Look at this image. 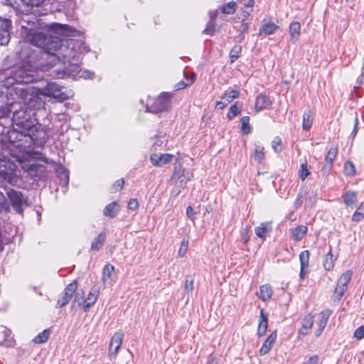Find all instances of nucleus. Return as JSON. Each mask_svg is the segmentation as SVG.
Returning a JSON list of instances; mask_svg holds the SVG:
<instances>
[{
  "label": "nucleus",
  "instance_id": "1",
  "mask_svg": "<svg viewBox=\"0 0 364 364\" xmlns=\"http://www.w3.org/2000/svg\"><path fill=\"white\" fill-rule=\"evenodd\" d=\"M36 28L26 36L31 45L43 49L50 66L62 61L63 64L70 62L75 57V41L73 39H61L59 37L45 34Z\"/></svg>",
  "mask_w": 364,
  "mask_h": 364
},
{
  "label": "nucleus",
  "instance_id": "2",
  "mask_svg": "<svg viewBox=\"0 0 364 364\" xmlns=\"http://www.w3.org/2000/svg\"><path fill=\"white\" fill-rule=\"evenodd\" d=\"M12 122L14 125L28 131L37 122L34 110L28 107L19 106V109H14L13 112Z\"/></svg>",
  "mask_w": 364,
  "mask_h": 364
},
{
  "label": "nucleus",
  "instance_id": "3",
  "mask_svg": "<svg viewBox=\"0 0 364 364\" xmlns=\"http://www.w3.org/2000/svg\"><path fill=\"white\" fill-rule=\"evenodd\" d=\"M16 168L17 166L14 162L5 158H0V183L15 186L18 182Z\"/></svg>",
  "mask_w": 364,
  "mask_h": 364
},
{
  "label": "nucleus",
  "instance_id": "4",
  "mask_svg": "<svg viewBox=\"0 0 364 364\" xmlns=\"http://www.w3.org/2000/svg\"><path fill=\"white\" fill-rule=\"evenodd\" d=\"M14 78L18 83H31L36 80V68L28 63H23L14 71Z\"/></svg>",
  "mask_w": 364,
  "mask_h": 364
},
{
  "label": "nucleus",
  "instance_id": "5",
  "mask_svg": "<svg viewBox=\"0 0 364 364\" xmlns=\"http://www.w3.org/2000/svg\"><path fill=\"white\" fill-rule=\"evenodd\" d=\"M48 127L43 125L38 122L34 124L32 128L29 129L31 138H33V145L37 147H42L48 139Z\"/></svg>",
  "mask_w": 364,
  "mask_h": 364
},
{
  "label": "nucleus",
  "instance_id": "6",
  "mask_svg": "<svg viewBox=\"0 0 364 364\" xmlns=\"http://www.w3.org/2000/svg\"><path fill=\"white\" fill-rule=\"evenodd\" d=\"M45 0H6L18 14H31L34 7L41 6Z\"/></svg>",
  "mask_w": 364,
  "mask_h": 364
},
{
  "label": "nucleus",
  "instance_id": "7",
  "mask_svg": "<svg viewBox=\"0 0 364 364\" xmlns=\"http://www.w3.org/2000/svg\"><path fill=\"white\" fill-rule=\"evenodd\" d=\"M23 16L18 20V25L22 29V33L26 36L32 33L36 28H40L39 20L36 16H30L31 14H21Z\"/></svg>",
  "mask_w": 364,
  "mask_h": 364
},
{
  "label": "nucleus",
  "instance_id": "8",
  "mask_svg": "<svg viewBox=\"0 0 364 364\" xmlns=\"http://www.w3.org/2000/svg\"><path fill=\"white\" fill-rule=\"evenodd\" d=\"M170 97L169 93H162L151 106L146 105L147 112L158 114L166 111L170 106Z\"/></svg>",
  "mask_w": 364,
  "mask_h": 364
},
{
  "label": "nucleus",
  "instance_id": "9",
  "mask_svg": "<svg viewBox=\"0 0 364 364\" xmlns=\"http://www.w3.org/2000/svg\"><path fill=\"white\" fill-rule=\"evenodd\" d=\"M77 289V282L73 281L70 283L64 289V291L62 294L58 297L55 307L56 308H62L67 305L72 297L73 296L75 291Z\"/></svg>",
  "mask_w": 364,
  "mask_h": 364
},
{
  "label": "nucleus",
  "instance_id": "10",
  "mask_svg": "<svg viewBox=\"0 0 364 364\" xmlns=\"http://www.w3.org/2000/svg\"><path fill=\"white\" fill-rule=\"evenodd\" d=\"M6 193L16 213L22 214V205L24 203V199L21 193L16 191L14 189H9Z\"/></svg>",
  "mask_w": 364,
  "mask_h": 364
},
{
  "label": "nucleus",
  "instance_id": "11",
  "mask_svg": "<svg viewBox=\"0 0 364 364\" xmlns=\"http://www.w3.org/2000/svg\"><path fill=\"white\" fill-rule=\"evenodd\" d=\"M351 276L352 274L350 272H346L341 276L334 291L335 296H337L338 299L342 297L344 292L346 291Z\"/></svg>",
  "mask_w": 364,
  "mask_h": 364
},
{
  "label": "nucleus",
  "instance_id": "12",
  "mask_svg": "<svg viewBox=\"0 0 364 364\" xmlns=\"http://www.w3.org/2000/svg\"><path fill=\"white\" fill-rule=\"evenodd\" d=\"M123 338L124 333L122 331H119L113 335L109 346L108 355L109 357L117 355L122 346Z\"/></svg>",
  "mask_w": 364,
  "mask_h": 364
},
{
  "label": "nucleus",
  "instance_id": "13",
  "mask_svg": "<svg viewBox=\"0 0 364 364\" xmlns=\"http://www.w3.org/2000/svg\"><path fill=\"white\" fill-rule=\"evenodd\" d=\"M11 21L0 18V46L7 45L10 41Z\"/></svg>",
  "mask_w": 364,
  "mask_h": 364
},
{
  "label": "nucleus",
  "instance_id": "14",
  "mask_svg": "<svg viewBox=\"0 0 364 364\" xmlns=\"http://www.w3.org/2000/svg\"><path fill=\"white\" fill-rule=\"evenodd\" d=\"M33 138H31L28 131L23 130L22 137L20 139L19 144L16 145V148L22 152L28 153L33 149Z\"/></svg>",
  "mask_w": 364,
  "mask_h": 364
},
{
  "label": "nucleus",
  "instance_id": "15",
  "mask_svg": "<svg viewBox=\"0 0 364 364\" xmlns=\"http://www.w3.org/2000/svg\"><path fill=\"white\" fill-rule=\"evenodd\" d=\"M60 90L61 86L57 82H49L45 87V94L59 98L63 101L67 99V97L63 93H60Z\"/></svg>",
  "mask_w": 364,
  "mask_h": 364
},
{
  "label": "nucleus",
  "instance_id": "16",
  "mask_svg": "<svg viewBox=\"0 0 364 364\" xmlns=\"http://www.w3.org/2000/svg\"><path fill=\"white\" fill-rule=\"evenodd\" d=\"M173 158V155L171 154H152L150 156L151 164L155 166H163L165 164L170 163Z\"/></svg>",
  "mask_w": 364,
  "mask_h": 364
},
{
  "label": "nucleus",
  "instance_id": "17",
  "mask_svg": "<svg viewBox=\"0 0 364 364\" xmlns=\"http://www.w3.org/2000/svg\"><path fill=\"white\" fill-rule=\"evenodd\" d=\"M272 101L265 94H260L256 99L255 109L257 112L269 109L272 106Z\"/></svg>",
  "mask_w": 364,
  "mask_h": 364
},
{
  "label": "nucleus",
  "instance_id": "18",
  "mask_svg": "<svg viewBox=\"0 0 364 364\" xmlns=\"http://www.w3.org/2000/svg\"><path fill=\"white\" fill-rule=\"evenodd\" d=\"M277 339V331H274L272 332L267 339L263 343L260 350L259 354L260 355H264L267 354L272 349L273 344L276 341Z\"/></svg>",
  "mask_w": 364,
  "mask_h": 364
},
{
  "label": "nucleus",
  "instance_id": "19",
  "mask_svg": "<svg viewBox=\"0 0 364 364\" xmlns=\"http://www.w3.org/2000/svg\"><path fill=\"white\" fill-rule=\"evenodd\" d=\"M272 230V222H263L255 229V235L260 239H265Z\"/></svg>",
  "mask_w": 364,
  "mask_h": 364
},
{
  "label": "nucleus",
  "instance_id": "20",
  "mask_svg": "<svg viewBox=\"0 0 364 364\" xmlns=\"http://www.w3.org/2000/svg\"><path fill=\"white\" fill-rule=\"evenodd\" d=\"M268 328V316L264 309L260 310L257 334L259 337L265 335Z\"/></svg>",
  "mask_w": 364,
  "mask_h": 364
},
{
  "label": "nucleus",
  "instance_id": "21",
  "mask_svg": "<svg viewBox=\"0 0 364 364\" xmlns=\"http://www.w3.org/2000/svg\"><path fill=\"white\" fill-rule=\"evenodd\" d=\"M278 29L279 26L274 23L264 20L262 21V26L259 28V35H262V33L265 36L272 35Z\"/></svg>",
  "mask_w": 364,
  "mask_h": 364
},
{
  "label": "nucleus",
  "instance_id": "22",
  "mask_svg": "<svg viewBox=\"0 0 364 364\" xmlns=\"http://www.w3.org/2000/svg\"><path fill=\"white\" fill-rule=\"evenodd\" d=\"M99 295V291L97 289H92L86 299L82 301L83 310L87 311L95 303Z\"/></svg>",
  "mask_w": 364,
  "mask_h": 364
},
{
  "label": "nucleus",
  "instance_id": "23",
  "mask_svg": "<svg viewBox=\"0 0 364 364\" xmlns=\"http://www.w3.org/2000/svg\"><path fill=\"white\" fill-rule=\"evenodd\" d=\"M119 210V205L117 202H112L105 206L103 214L107 217L114 218L117 215Z\"/></svg>",
  "mask_w": 364,
  "mask_h": 364
},
{
  "label": "nucleus",
  "instance_id": "24",
  "mask_svg": "<svg viewBox=\"0 0 364 364\" xmlns=\"http://www.w3.org/2000/svg\"><path fill=\"white\" fill-rule=\"evenodd\" d=\"M314 323V317L309 314L304 316L302 321V328L299 331L300 335H307Z\"/></svg>",
  "mask_w": 364,
  "mask_h": 364
},
{
  "label": "nucleus",
  "instance_id": "25",
  "mask_svg": "<svg viewBox=\"0 0 364 364\" xmlns=\"http://www.w3.org/2000/svg\"><path fill=\"white\" fill-rule=\"evenodd\" d=\"M114 271V267L110 264H106L102 269V279L105 284H112V277Z\"/></svg>",
  "mask_w": 364,
  "mask_h": 364
},
{
  "label": "nucleus",
  "instance_id": "26",
  "mask_svg": "<svg viewBox=\"0 0 364 364\" xmlns=\"http://www.w3.org/2000/svg\"><path fill=\"white\" fill-rule=\"evenodd\" d=\"M23 132V129L18 131L16 129H11L8 132L9 141L14 147L16 148V145L19 144L20 139L22 137Z\"/></svg>",
  "mask_w": 364,
  "mask_h": 364
},
{
  "label": "nucleus",
  "instance_id": "27",
  "mask_svg": "<svg viewBox=\"0 0 364 364\" xmlns=\"http://www.w3.org/2000/svg\"><path fill=\"white\" fill-rule=\"evenodd\" d=\"M5 97H6L4 93L0 95V99H4ZM18 105L16 103L0 105V118L8 117L13 109L14 110V109H16L15 107Z\"/></svg>",
  "mask_w": 364,
  "mask_h": 364
},
{
  "label": "nucleus",
  "instance_id": "28",
  "mask_svg": "<svg viewBox=\"0 0 364 364\" xmlns=\"http://www.w3.org/2000/svg\"><path fill=\"white\" fill-rule=\"evenodd\" d=\"M336 256L333 255L331 249L329 250L328 252L326 255L323 259V267L326 270L330 271L333 269L335 261L336 260Z\"/></svg>",
  "mask_w": 364,
  "mask_h": 364
},
{
  "label": "nucleus",
  "instance_id": "29",
  "mask_svg": "<svg viewBox=\"0 0 364 364\" xmlns=\"http://www.w3.org/2000/svg\"><path fill=\"white\" fill-rule=\"evenodd\" d=\"M301 24L297 21L291 23L289 26V33L291 36V40L296 42L300 36Z\"/></svg>",
  "mask_w": 364,
  "mask_h": 364
},
{
  "label": "nucleus",
  "instance_id": "30",
  "mask_svg": "<svg viewBox=\"0 0 364 364\" xmlns=\"http://www.w3.org/2000/svg\"><path fill=\"white\" fill-rule=\"evenodd\" d=\"M272 295V288L268 284H264L260 287L258 296L264 301L269 300Z\"/></svg>",
  "mask_w": 364,
  "mask_h": 364
},
{
  "label": "nucleus",
  "instance_id": "31",
  "mask_svg": "<svg viewBox=\"0 0 364 364\" xmlns=\"http://www.w3.org/2000/svg\"><path fill=\"white\" fill-rule=\"evenodd\" d=\"M68 28V25L60 24V23H52L48 26L49 31L55 33V34L59 35H65L66 34V31Z\"/></svg>",
  "mask_w": 364,
  "mask_h": 364
},
{
  "label": "nucleus",
  "instance_id": "32",
  "mask_svg": "<svg viewBox=\"0 0 364 364\" xmlns=\"http://www.w3.org/2000/svg\"><path fill=\"white\" fill-rule=\"evenodd\" d=\"M307 228L304 225H299L292 230V235L295 241H300L306 234Z\"/></svg>",
  "mask_w": 364,
  "mask_h": 364
},
{
  "label": "nucleus",
  "instance_id": "33",
  "mask_svg": "<svg viewBox=\"0 0 364 364\" xmlns=\"http://www.w3.org/2000/svg\"><path fill=\"white\" fill-rule=\"evenodd\" d=\"M343 201L348 206L355 205L357 201V193L351 191H347L343 196Z\"/></svg>",
  "mask_w": 364,
  "mask_h": 364
},
{
  "label": "nucleus",
  "instance_id": "34",
  "mask_svg": "<svg viewBox=\"0 0 364 364\" xmlns=\"http://www.w3.org/2000/svg\"><path fill=\"white\" fill-rule=\"evenodd\" d=\"M242 111V105L237 102L234 105H231L229 109V111L227 114V117L228 119L231 120L240 114Z\"/></svg>",
  "mask_w": 364,
  "mask_h": 364
},
{
  "label": "nucleus",
  "instance_id": "35",
  "mask_svg": "<svg viewBox=\"0 0 364 364\" xmlns=\"http://www.w3.org/2000/svg\"><path fill=\"white\" fill-rule=\"evenodd\" d=\"M106 235L103 232H101L98 235V236L94 240L92 243L91 248L92 250H99L102 248L104 242L105 241Z\"/></svg>",
  "mask_w": 364,
  "mask_h": 364
},
{
  "label": "nucleus",
  "instance_id": "36",
  "mask_svg": "<svg viewBox=\"0 0 364 364\" xmlns=\"http://www.w3.org/2000/svg\"><path fill=\"white\" fill-rule=\"evenodd\" d=\"M192 176V173L186 170H182L181 173L178 176V183L181 185V188H185L188 181Z\"/></svg>",
  "mask_w": 364,
  "mask_h": 364
},
{
  "label": "nucleus",
  "instance_id": "37",
  "mask_svg": "<svg viewBox=\"0 0 364 364\" xmlns=\"http://www.w3.org/2000/svg\"><path fill=\"white\" fill-rule=\"evenodd\" d=\"M50 335V329H45L39 333L33 340L36 343L41 344L46 342Z\"/></svg>",
  "mask_w": 364,
  "mask_h": 364
},
{
  "label": "nucleus",
  "instance_id": "38",
  "mask_svg": "<svg viewBox=\"0 0 364 364\" xmlns=\"http://www.w3.org/2000/svg\"><path fill=\"white\" fill-rule=\"evenodd\" d=\"M338 146L336 145H332L325 157V161L333 164L335 159L338 154Z\"/></svg>",
  "mask_w": 364,
  "mask_h": 364
},
{
  "label": "nucleus",
  "instance_id": "39",
  "mask_svg": "<svg viewBox=\"0 0 364 364\" xmlns=\"http://www.w3.org/2000/svg\"><path fill=\"white\" fill-rule=\"evenodd\" d=\"M241 131L243 134L247 135L251 132V127L250 125V117L244 116L240 119Z\"/></svg>",
  "mask_w": 364,
  "mask_h": 364
},
{
  "label": "nucleus",
  "instance_id": "40",
  "mask_svg": "<svg viewBox=\"0 0 364 364\" xmlns=\"http://www.w3.org/2000/svg\"><path fill=\"white\" fill-rule=\"evenodd\" d=\"M313 122V118L311 117V114L310 111L306 112L303 115V122L302 127L304 130H309Z\"/></svg>",
  "mask_w": 364,
  "mask_h": 364
},
{
  "label": "nucleus",
  "instance_id": "41",
  "mask_svg": "<svg viewBox=\"0 0 364 364\" xmlns=\"http://www.w3.org/2000/svg\"><path fill=\"white\" fill-rule=\"evenodd\" d=\"M240 90H232L228 92H225L224 95L222 97V100L227 102L228 104L230 103L232 100L236 99L239 97Z\"/></svg>",
  "mask_w": 364,
  "mask_h": 364
},
{
  "label": "nucleus",
  "instance_id": "42",
  "mask_svg": "<svg viewBox=\"0 0 364 364\" xmlns=\"http://www.w3.org/2000/svg\"><path fill=\"white\" fill-rule=\"evenodd\" d=\"M309 260V252L308 250L302 251L299 255L300 265L302 268H308Z\"/></svg>",
  "mask_w": 364,
  "mask_h": 364
},
{
  "label": "nucleus",
  "instance_id": "43",
  "mask_svg": "<svg viewBox=\"0 0 364 364\" xmlns=\"http://www.w3.org/2000/svg\"><path fill=\"white\" fill-rule=\"evenodd\" d=\"M329 314L327 311H322L318 314V326L321 328V331H323L326 326Z\"/></svg>",
  "mask_w": 364,
  "mask_h": 364
},
{
  "label": "nucleus",
  "instance_id": "44",
  "mask_svg": "<svg viewBox=\"0 0 364 364\" xmlns=\"http://www.w3.org/2000/svg\"><path fill=\"white\" fill-rule=\"evenodd\" d=\"M236 6L237 4L235 1H230L223 6L222 9V12L226 14H232L235 13L236 10Z\"/></svg>",
  "mask_w": 364,
  "mask_h": 364
},
{
  "label": "nucleus",
  "instance_id": "45",
  "mask_svg": "<svg viewBox=\"0 0 364 364\" xmlns=\"http://www.w3.org/2000/svg\"><path fill=\"white\" fill-rule=\"evenodd\" d=\"M343 171L346 176H354L355 174V169L353 164L350 161H346L344 164Z\"/></svg>",
  "mask_w": 364,
  "mask_h": 364
},
{
  "label": "nucleus",
  "instance_id": "46",
  "mask_svg": "<svg viewBox=\"0 0 364 364\" xmlns=\"http://www.w3.org/2000/svg\"><path fill=\"white\" fill-rule=\"evenodd\" d=\"M242 47L240 46H235L230 53V58L231 63L235 62L239 57L241 53Z\"/></svg>",
  "mask_w": 364,
  "mask_h": 364
},
{
  "label": "nucleus",
  "instance_id": "47",
  "mask_svg": "<svg viewBox=\"0 0 364 364\" xmlns=\"http://www.w3.org/2000/svg\"><path fill=\"white\" fill-rule=\"evenodd\" d=\"M264 158V147L256 145L255 149V159L261 163Z\"/></svg>",
  "mask_w": 364,
  "mask_h": 364
},
{
  "label": "nucleus",
  "instance_id": "48",
  "mask_svg": "<svg viewBox=\"0 0 364 364\" xmlns=\"http://www.w3.org/2000/svg\"><path fill=\"white\" fill-rule=\"evenodd\" d=\"M310 174V172L308 169L307 163L305 162L302 164L300 166L299 169V177L302 181H304Z\"/></svg>",
  "mask_w": 364,
  "mask_h": 364
},
{
  "label": "nucleus",
  "instance_id": "49",
  "mask_svg": "<svg viewBox=\"0 0 364 364\" xmlns=\"http://www.w3.org/2000/svg\"><path fill=\"white\" fill-rule=\"evenodd\" d=\"M0 196L1 197L0 198V212L8 213L10 210L9 204L1 193H0Z\"/></svg>",
  "mask_w": 364,
  "mask_h": 364
},
{
  "label": "nucleus",
  "instance_id": "50",
  "mask_svg": "<svg viewBox=\"0 0 364 364\" xmlns=\"http://www.w3.org/2000/svg\"><path fill=\"white\" fill-rule=\"evenodd\" d=\"M196 80V75L194 73L192 74L191 77H186V82H180L177 86L178 90L183 89L187 86H189L193 83Z\"/></svg>",
  "mask_w": 364,
  "mask_h": 364
},
{
  "label": "nucleus",
  "instance_id": "51",
  "mask_svg": "<svg viewBox=\"0 0 364 364\" xmlns=\"http://www.w3.org/2000/svg\"><path fill=\"white\" fill-rule=\"evenodd\" d=\"M364 217V210L361 206L358 207L356 211L354 213L352 217V220L355 222H358L362 220Z\"/></svg>",
  "mask_w": 364,
  "mask_h": 364
},
{
  "label": "nucleus",
  "instance_id": "52",
  "mask_svg": "<svg viewBox=\"0 0 364 364\" xmlns=\"http://www.w3.org/2000/svg\"><path fill=\"white\" fill-rule=\"evenodd\" d=\"M332 167H333L332 164L325 161L322 166V168L321 170V174L323 175V176L327 177L330 174Z\"/></svg>",
  "mask_w": 364,
  "mask_h": 364
},
{
  "label": "nucleus",
  "instance_id": "53",
  "mask_svg": "<svg viewBox=\"0 0 364 364\" xmlns=\"http://www.w3.org/2000/svg\"><path fill=\"white\" fill-rule=\"evenodd\" d=\"M58 174L61 177V180L63 181L65 185H67L69 181V173L67 169L62 168L58 171Z\"/></svg>",
  "mask_w": 364,
  "mask_h": 364
},
{
  "label": "nucleus",
  "instance_id": "54",
  "mask_svg": "<svg viewBox=\"0 0 364 364\" xmlns=\"http://www.w3.org/2000/svg\"><path fill=\"white\" fill-rule=\"evenodd\" d=\"M188 241L183 240L181 244L179 250H178V256L180 257H183L188 250Z\"/></svg>",
  "mask_w": 364,
  "mask_h": 364
},
{
  "label": "nucleus",
  "instance_id": "55",
  "mask_svg": "<svg viewBox=\"0 0 364 364\" xmlns=\"http://www.w3.org/2000/svg\"><path fill=\"white\" fill-rule=\"evenodd\" d=\"M272 146L274 151L279 152L282 150V140L279 137L275 138L272 142Z\"/></svg>",
  "mask_w": 364,
  "mask_h": 364
},
{
  "label": "nucleus",
  "instance_id": "56",
  "mask_svg": "<svg viewBox=\"0 0 364 364\" xmlns=\"http://www.w3.org/2000/svg\"><path fill=\"white\" fill-rule=\"evenodd\" d=\"M193 290V279L186 278L185 282V291L188 294L191 293Z\"/></svg>",
  "mask_w": 364,
  "mask_h": 364
},
{
  "label": "nucleus",
  "instance_id": "57",
  "mask_svg": "<svg viewBox=\"0 0 364 364\" xmlns=\"http://www.w3.org/2000/svg\"><path fill=\"white\" fill-rule=\"evenodd\" d=\"M215 31V25L213 21L210 20L206 26V28L204 29L203 33L208 35H213Z\"/></svg>",
  "mask_w": 364,
  "mask_h": 364
},
{
  "label": "nucleus",
  "instance_id": "58",
  "mask_svg": "<svg viewBox=\"0 0 364 364\" xmlns=\"http://www.w3.org/2000/svg\"><path fill=\"white\" fill-rule=\"evenodd\" d=\"M354 337L356 338L358 340H360L364 338V326H361L358 327L355 331H354L353 334Z\"/></svg>",
  "mask_w": 364,
  "mask_h": 364
},
{
  "label": "nucleus",
  "instance_id": "59",
  "mask_svg": "<svg viewBox=\"0 0 364 364\" xmlns=\"http://www.w3.org/2000/svg\"><path fill=\"white\" fill-rule=\"evenodd\" d=\"M124 181L123 178L117 180L112 186V191L117 192L122 189Z\"/></svg>",
  "mask_w": 364,
  "mask_h": 364
},
{
  "label": "nucleus",
  "instance_id": "60",
  "mask_svg": "<svg viewBox=\"0 0 364 364\" xmlns=\"http://www.w3.org/2000/svg\"><path fill=\"white\" fill-rule=\"evenodd\" d=\"M304 194H303L301 192H300V193L298 194V196H297V197H296V200H295V202H294V208H296V209H297V208H300V207L301 206V205H302V203H303V198H304Z\"/></svg>",
  "mask_w": 364,
  "mask_h": 364
},
{
  "label": "nucleus",
  "instance_id": "61",
  "mask_svg": "<svg viewBox=\"0 0 364 364\" xmlns=\"http://www.w3.org/2000/svg\"><path fill=\"white\" fill-rule=\"evenodd\" d=\"M139 207V203L136 199L132 198L128 203V208L130 210H136Z\"/></svg>",
  "mask_w": 364,
  "mask_h": 364
},
{
  "label": "nucleus",
  "instance_id": "62",
  "mask_svg": "<svg viewBox=\"0 0 364 364\" xmlns=\"http://www.w3.org/2000/svg\"><path fill=\"white\" fill-rule=\"evenodd\" d=\"M184 188H181V185L177 183L176 186L173 188L171 191V196L176 197L179 195V193L181 192V190Z\"/></svg>",
  "mask_w": 364,
  "mask_h": 364
},
{
  "label": "nucleus",
  "instance_id": "63",
  "mask_svg": "<svg viewBox=\"0 0 364 364\" xmlns=\"http://www.w3.org/2000/svg\"><path fill=\"white\" fill-rule=\"evenodd\" d=\"M318 360V355L311 356L304 364H317Z\"/></svg>",
  "mask_w": 364,
  "mask_h": 364
},
{
  "label": "nucleus",
  "instance_id": "64",
  "mask_svg": "<svg viewBox=\"0 0 364 364\" xmlns=\"http://www.w3.org/2000/svg\"><path fill=\"white\" fill-rule=\"evenodd\" d=\"M240 2L245 6V7H253L255 4L254 0H240Z\"/></svg>",
  "mask_w": 364,
  "mask_h": 364
}]
</instances>
